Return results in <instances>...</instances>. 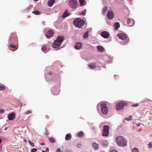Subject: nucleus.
Masks as SVG:
<instances>
[{
  "mask_svg": "<svg viewBox=\"0 0 152 152\" xmlns=\"http://www.w3.org/2000/svg\"><path fill=\"white\" fill-rule=\"evenodd\" d=\"M64 37L62 36L58 37L56 40H55L53 42V47L54 48H57L59 47L62 42L64 41Z\"/></svg>",
  "mask_w": 152,
  "mask_h": 152,
  "instance_id": "1",
  "label": "nucleus"
},
{
  "mask_svg": "<svg viewBox=\"0 0 152 152\" xmlns=\"http://www.w3.org/2000/svg\"><path fill=\"white\" fill-rule=\"evenodd\" d=\"M116 142L119 146H125L126 145V142L123 137H118L116 139Z\"/></svg>",
  "mask_w": 152,
  "mask_h": 152,
  "instance_id": "2",
  "label": "nucleus"
},
{
  "mask_svg": "<svg viewBox=\"0 0 152 152\" xmlns=\"http://www.w3.org/2000/svg\"><path fill=\"white\" fill-rule=\"evenodd\" d=\"M117 37L119 39L123 40L121 42V44L123 45H125L129 41L128 38L125 34L122 33H119L118 34Z\"/></svg>",
  "mask_w": 152,
  "mask_h": 152,
  "instance_id": "3",
  "label": "nucleus"
},
{
  "mask_svg": "<svg viewBox=\"0 0 152 152\" xmlns=\"http://www.w3.org/2000/svg\"><path fill=\"white\" fill-rule=\"evenodd\" d=\"M74 24L79 28H81L84 24V21L80 18L76 19L73 22Z\"/></svg>",
  "mask_w": 152,
  "mask_h": 152,
  "instance_id": "4",
  "label": "nucleus"
},
{
  "mask_svg": "<svg viewBox=\"0 0 152 152\" xmlns=\"http://www.w3.org/2000/svg\"><path fill=\"white\" fill-rule=\"evenodd\" d=\"M78 4L77 1L76 0H70L69 3V6L72 8H76Z\"/></svg>",
  "mask_w": 152,
  "mask_h": 152,
  "instance_id": "5",
  "label": "nucleus"
},
{
  "mask_svg": "<svg viewBox=\"0 0 152 152\" xmlns=\"http://www.w3.org/2000/svg\"><path fill=\"white\" fill-rule=\"evenodd\" d=\"M18 42L16 35L15 33H12L10 37L9 42L16 43Z\"/></svg>",
  "mask_w": 152,
  "mask_h": 152,
  "instance_id": "6",
  "label": "nucleus"
},
{
  "mask_svg": "<svg viewBox=\"0 0 152 152\" xmlns=\"http://www.w3.org/2000/svg\"><path fill=\"white\" fill-rule=\"evenodd\" d=\"M101 107V111L104 114H106L108 111V109L106 104L104 103H102L100 105Z\"/></svg>",
  "mask_w": 152,
  "mask_h": 152,
  "instance_id": "7",
  "label": "nucleus"
},
{
  "mask_svg": "<svg viewBox=\"0 0 152 152\" xmlns=\"http://www.w3.org/2000/svg\"><path fill=\"white\" fill-rule=\"evenodd\" d=\"M103 130L102 135L103 136L107 137L109 134V127L108 126H104Z\"/></svg>",
  "mask_w": 152,
  "mask_h": 152,
  "instance_id": "8",
  "label": "nucleus"
},
{
  "mask_svg": "<svg viewBox=\"0 0 152 152\" xmlns=\"http://www.w3.org/2000/svg\"><path fill=\"white\" fill-rule=\"evenodd\" d=\"M50 48L48 44L44 45L42 47V50L45 53H46L49 50Z\"/></svg>",
  "mask_w": 152,
  "mask_h": 152,
  "instance_id": "9",
  "label": "nucleus"
},
{
  "mask_svg": "<svg viewBox=\"0 0 152 152\" xmlns=\"http://www.w3.org/2000/svg\"><path fill=\"white\" fill-rule=\"evenodd\" d=\"M107 17L109 19H113L114 17V13L112 10H109L107 12Z\"/></svg>",
  "mask_w": 152,
  "mask_h": 152,
  "instance_id": "10",
  "label": "nucleus"
},
{
  "mask_svg": "<svg viewBox=\"0 0 152 152\" xmlns=\"http://www.w3.org/2000/svg\"><path fill=\"white\" fill-rule=\"evenodd\" d=\"M14 43H15L14 42H10V46L9 47V49L11 50L12 51L15 50L18 48L17 46L14 45Z\"/></svg>",
  "mask_w": 152,
  "mask_h": 152,
  "instance_id": "11",
  "label": "nucleus"
},
{
  "mask_svg": "<svg viewBox=\"0 0 152 152\" xmlns=\"http://www.w3.org/2000/svg\"><path fill=\"white\" fill-rule=\"evenodd\" d=\"M7 118L9 120H12L15 118V113L14 112L9 113L7 115Z\"/></svg>",
  "mask_w": 152,
  "mask_h": 152,
  "instance_id": "12",
  "label": "nucleus"
},
{
  "mask_svg": "<svg viewBox=\"0 0 152 152\" xmlns=\"http://www.w3.org/2000/svg\"><path fill=\"white\" fill-rule=\"evenodd\" d=\"M101 35L103 37L105 38H107L110 35L109 33L105 31L102 32Z\"/></svg>",
  "mask_w": 152,
  "mask_h": 152,
  "instance_id": "13",
  "label": "nucleus"
},
{
  "mask_svg": "<svg viewBox=\"0 0 152 152\" xmlns=\"http://www.w3.org/2000/svg\"><path fill=\"white\" fill-rule=\"evenodd\" d=\"M124 104L122 102L116 104V109L119 110L123 108L124 107Z\"/></svg>",
  "mask_w": 152,
  "mask_h": 152,
  "instance_id": "14",
  "label": "nucleus"
},
{
  "mask_svg": "<svg viewBox=\"0 0 152 152\" xmlns=\"http://www.w3.org/2000/svg\"><path fill=\"white\" fill-rule=\"evenodd\" d=\"M53 34V32L51 30H49L48 31L46 34V37L49 38L51 37Z\"/></svg>",
  "mask_w": 152,
  "mask_h": 152,
  "instance_id": "15",
  "label": "nucleus"
},
{
  "mask_svg": "<svg viewBox=\"0 0 152 152\" xmlns=\"http://www.w3.org/2000/svg\"><path fill=\"white\" fill-rule=\"evenodd\" d=\"M92 146L95 150H97L99 148V145L96 142H94L92 144Z\"/></svg>",
  "mask_w": 152,
  "mask_h": 152,
  "instance_id": "16",
  "label": "nucleus"
},
{
  "mask_svg": "<svg viewBox=\"0 0 152 152\" xmlns=\"http://www.w3.org/2000/svg\"><path fill=\"white\" fill-rule=\"evenodd\" d=\"M82 44L80 42L77 43L75 45V48L77 49H79L82 46Z\"/></svg>",
  "mask_w": 152,
  "mask_h": 152,
  "instance_id": "17",
  "label": "nucleus"
},
{
  "mask_svg": "<svg viewBox=\"0 0 152 152\" xmlns=\"http://www.w3.org/2000/svg\"><path fill=\"white\" fill-rule=\"evenodd\" d=\"M55 0H50L48 2V5L49 7H51L54 3Z\"/></svg>",
  "mask_w": 152,
  "mask_h": 152,
  "instance_id": "18",
  "label": "nucleus"
},
{
  "mask_svg": "<svg viewBox=\"0 0 152 152\" xmlns=\"http://www.w3.org/2000/svg\"><path fill=\"white\" fill-rule=\"evenodd\" d=\"M96 64H88V66L92 69H94L96 67Z\"/></svg>",
  "mask_w": 152,
  "mask_h": 152,
  "instance_id": "19",
  "label": "nucleus"
},
{
  "mask_svg": "<svg viewBox=\"0 0 152 152\" xmlns=\"http://www.w3.org/2000/svg\"><path fill=\"white\" fill-rule=\"evenodd\" d=\"M114 26L116 30L117 29L120 27V24L118 22H116L115 23Z\"/></svg>",
  "mask_w": 152,
  "mask_h": 152,
  "instance_id": "20",
  "label": "nucleus"
},
{
  "mask_svg": "<svg viewBox=\"0 0 152 152\" xmlns=\"http://www.w3.org/2000/svg\"><path fill=\"white\" fill-rule=\"evenodd\" d=\"M69 15V12L67 11V10H66L65 12H64L63 15V18H65L67 16H68V15Z\"/></svg>",
  "mask_w": 152,
  "mask_h": 152,
  "instance_id": "21",
  "label": "nucleus"
},
{
  "mask_svg": "<svg viewBox=\"0 0 152 152\" xmlns=\"http://www.w3.org/2000/svg\"><path fill=\"white\" fill-rule=\"evenodd\" d=\"M71 135L69 134H67L66 136L65 140H68L71 139Z\"/></svg>",
  "mask_w": 152,
  "mask_h": 152,
  "instance_id": "22",
  "label": "nucleus"
},
{
  "mask_svg": "<svg viewBox=\"0 0 152 152\" xmlns=\"http://www.w3.org/2000/svg\"><path fill=\"white\" fill-rule=\"evenodd\" d=\"M84 135L83 132H80L77 134V136L80 138L82 137Z\"/></svg>",
  "mask_w": 152,
  "mask_h": 152,
  "instance_id": "23",
  "label": "nucleus"
},
{
  "mask_svg": "<svg viewBox=\"0 0 152 152\" xmlns=\"http://www.w3.org/2000/svg\"><path fill=\"white\" fill-rule=\"evenodd\" d=\"M97 49L100 52H102L104 50V48L102 46H98L97 47Z\"/></svg>",
  "mask_w": 152,
  "mask_h": 152,
  "instance_id": "24",
  "label": "nucleus"
},
{
  "mask_svg": "<svg viewBox=\"0 0 152 152\" xmlns=\"http://www.w3.org/2000/svg\"><path fill=\"white\" fill-rule=\"evenodd\" d=\"M107 7H104L103 10V14L104 15H105V12L107 11Z\"/></svg>",
  "mask_w": 152,
  "mask_h": 152,
  "instance_id": "25",
  "label": "nucleus"
},
{
  "mask_svg": "<svg viewBox=\"0 0 152 152\" xmlns=\"http://www.w3.org/2000/svg\"><path fill=\"white\" fill-rule=\"evenodd\" d=\"M88 31H87L83 35V37L85 38H86L88 37Z\"/></svg>",
  "mask_w": 152,
  "mask_h": 152,
  "instance_id": "26",
  "label": "nucleus"
},
{
  "mask_svg": "<svg viewBox=\"0 0 152 152\" xmlns=\"http://www.w3.org/2000/svg\"><path fill=\"white\" fill-rule=\"evenodd\" d=\"M85 1V0H79V2L80 5L82 6L83 5Z\"/></svg>",
  "mask_w": 152,
  "mask_h": 152,
  "instance_id": "27",
  "label": "nucleus"
},
{
  "mask_svg": "<svg viewBox=\"0 0 152 152\" xmlns=\"http://www.w3.org/2000/svg\"><path fill=\"white\" fill-rule=\"evenodd\" d=\"M132 151L133 152H139L138 149L136 148L133 149L132 150Z\"/></svg>",
  "mask_w": 152,
  "mask_h": 152,
  "instance_id": "28",
  "label": "nucleus"
},
{
  "mask_svg": "<svg viewBox=\"0 0 152 152\" xmlns=\"http://www.w3.org/2000/svg\"><path fill=\"white\" fill-rule=\"evenodd\" d=\"M49 140L50 142L54 143L55 142V140L54 139L52 138H49Z\"/></svg>",
  "mask_w": 152,
  "mask_h": 152,
  "instance_id": "29",
  "label": "nucleus"
},
{
  "mask_svg": "<svg viewBox=\"0 0 152 152\" xmlns=\"http://www.w3.org/2000/svg\"><path fill=\"white\" fill-rule=\"evenodd\" d=\"M32 13H34L36 15H38L40 14V12L38 10H36L34 11Z\"/></svg>",
  "mask_w": 152,
  "mask_h": 152,
  "instance_id": "30",
  "label": "nucleus"
},
{
  "mask_svg": "<svg viewBox=\"0 0 152 152\" xmlns=\"http://www.w3.org/2000/svg\"><path fill=\"white\" fill-rule=\"evenodd\" d=\"M132 116H130L128 118H125V120L129 121L132 120Z\"/></svg>",
  "mask_w": 152,
  "mask_h": 152,
  "instance_id": "31",
  "label": "nucleus"
},
{
  "mask_svg": "<svg viewBox=\"0 0 152 152\" xmlns=\"http://www.w3.org/2000/svg\"><path fill=\"white\" fill-rule=\"evenodd\" d=\"M5 89V87L1 86L0 85V91H3Z\"/></svg>",
  "mask_w": 152,
  "mask_h": 152,
  "instance_id": "32",
  "label": "nucleus"
},
{
  "mask_svg": "<svg viewBox=\"0 0 152 152\" xmlns=\"http://www.w3.org/2000/svg\"><path fill=\"white\" fill-rule=\"evenodd\" d=\"M32 113V112L31 110H28L25 113L26 114H29Z\"/></svg>",
  "mask_w": 152,
  "mask_h": 152,
  "instance_id": "33",
  "label": "nucleus"
},
{
  "mask_svg": "<svg viewBox=\"0 0 152 152\" xmlns=\"http://www.w3.org/2000/svg\"><path fill=\"white\" fill-rule=\"evenodd\" d=\"M28 142L29 144L31 145L32 147H34V144L32 142H31L30 140H29Z\"/></svg>",
  "mask_w": 152,
  "mask_h": 152,
  "instance_id": "34",
  "label": "nucleus"
},
{
  "mask_svg": "<svg viewBox=\"0 0 152 152\" xmlns=\"http://www.w3.org/2000/svg\"><path fill=\"white\" fill-rule=\"evenodd\" d=\"M148 146L149 148H151L152 147V142H150L148 145Z\"/></svg>",
  "mask_w": 152,
  "mask_h": 152,
  "instance_id": "35",
  "label": "nucleus"
},
{
  "mask_svg": "<svg viewBox=\"0 0 152 152\" xmlns=\"http://www.w3.org/2000/svg\"><path fill=\"white\" fill-rule=\"evenodd\" d=\"M139 106V104L137 103L134 104L132 105V106L133 107H136Z\"/></svg>",
  "mask_w": 152,
  "mask_h": 152,
  "instance_id": "36",
  "label": "nucleus"
},
{
  "mask_svg": "<svg viewBox=\"0 0 152 152\" xmlns=\"http://www.w3.org/2000/svg\"><path fill=\"white\" fill-rule=\"evenodd\" d=\"M131 21L129 19H128L127 20V23L128 24H129L131 23Z\"/></svg>",
  "mask_w": 152,
  "mask_h": 152,
  "instance_id": "37",
  "label": "nucleus"
},
{
  "mask_svg": "<svg viewBox=\"0 0 152 152\" xmlns=\"http://www.w3.org/2000/svg\"><path fill=\"white\" fill-rule=\"evenodd\" d=\"M37 151V149L36 148H33L31 150V152H36Z\"/></svg>",
  "mask_w": 152,
  "mask_h": 152,
  "instance_id": "38",
  "label": "nucleus"
},
{
  "mask_svg": "<svg viewBox=\"0 0 152 152\" xmlns=\"http://www.w3.org/2000/svg\"><path fill=\"white\" fill-rule=\"evenodd\" d=\"M4 113V110L3 109H1L0 110V113L1 114H3Z\"/></svg>",
  "mask_w": 152,
  "mask_h": 152,
  "instance_id": "39",
  "label": "nucleus"
},
{
  "mask_svg": "<svg viewBox=\"0 0 152 152\" xmlns=\"http://www.w3.org/2000/svg\"><path fill=\"white\" fill-rule=\"evenodd\" d=\"M57 152H61V149L60 148H58L57 150Z\"/></svg>",
  "mask_w": 152,
  "mask_h": 152,
  "instance_id": "40",
  "label": "nucleus"
},
{
  "mask_svg": "<svg viewBox=\"0 0 152 152\" xmlns=\"http://www.w3.org/2000/svg\"><path fill=\"white\" fill-rule=\"evenodd\" d=\"M110 152H118L116 150H113L111 151Z\"/></svg>",
  "mask_w": 152,
  "mask_h": 152,
  "instance_id": "41",
  "label": "nucleus"
},
{
  "mask_svg": "<svg viewBox=\"0 0 152 152\" xmlns=\"http://www.w3.org/2000/svg\"><path fill=\"white\" fill-rule=\"evenodd\" d=\"M45 117H46V118H47V119H48L49 118V116L47 115H45Z\"/></svg>",
  "mask_w": 152,
  "mask_h": 152,
  "instance_id": "42",
  "label": "nucleus"
},
{
  "mask_svg": "<svg viewBox=\"0 0 152 152\" xmlns=\"http://www.w3.org/2000/svg\"><path fill=\"white\" fill-rule=\"evenodd\" d=\"M48 151V152L49 151V149L48 148H47L46 149V151Z\"/></svg>",
  "mask_w": 152,
  "mask_h": 152,
  "instance_id": "43",
  "label": "nucleus"
},
{
  "mask_svg": "<svg viewBox=\"0 0 152 152\" xmlns=\"http://www.w3.org/2000/svg\"><path fill=\"white\" fill-rule=\"evenodd\" d=\"M49 74L50 75H52V72H49Z\"/></svg>",
  "mask_w": 152,
  "mask_h": 152,
  "instance_id": "44",
  "label": "nucleus"
},
{
  "mask_svg": "<svg viewBox=\"0 0 152 152\" xmlns=\"http://www.w3.org/2000/svg\"><path fill=\"white\" fill-rule=\"evenodd\" d=\"M142 130V129L141 128H140L139 129V132H141V131Z\"/></svg>",
  "mask_w": 152,
  "mask_h": 152,
  "instance_id": "45",
  "label": "nucleus"
},
{
  "mask_svg": "<svg viewBox=\"0 0 152 152\" xmlns=\"http://www.w3.org/2000/svg\"><path fill=\"white\" fill-rule=\"evenodd\" d=\"M41 144L42 145H45L44 143H41Z\"/></svg>",
  "mask_w": 152,
  "mask_h": 152,
  "instance_id": "46",
  "label": "nucleus"
},
{
  "mask_svg": "<svg viewBox=\"0 0 152 152\" xmlns=\"http://www.w3.org/2000/svg\"><path fill=\"white\" fill-rule=\"evenodd\" d=\"M24 141L25 142H27V141L26 140H24Z\"/></svg>",
  "mask_w": 152,
  "mask_h": 152,
  "instance_id": "47",
  "label": "nucleus"
},
{
  "mask_svg": "<svg viewBox=\"0 0 152 152\" xmlns=\"http://www.w3.org/2000/svg\"><path fill=\"white\" fill-rule=\"evenodd\" d=\"M80 145H78V144H77V147H79V146H80Z\"/></svg>",
  "mask_w": 152,
  "mask_h": 152,
  "instance_id": "48",
  "label": "nucleus"
},
{
  "mask_svg": "<svg viewBox=\"0 0 152 152\" xmlns=\"http://www.w3.org/2000/svg\"><path fill=\"white\" fill-rule=\"evenodd\" d=\"M1 139L0 138V143L1 142Z\"/></svg>",
  "mask_w": 152,
  "mask_h": 152,
  "instance_id": "49",
  "label": "nucleus"
},
{
  "mask_svg": "<svg viewBox=\"0 0 152 152\" xmlns=\"http://www.w3.org/2000/svg\"><path fill=\"white\" fill-rule=\"evenodd\" d=\"M65 152H71L69 151H66Z\"/></svg>",
  "mask_w": 152,
  "mask_h": 152,
  "instance_id": "50",
  "label": "nucleus"
},
{
  "mask_svg": "<svg viewBox=\"0 0 152 152\" xmlns=\"http://www.w3.org/2000/svg\"><path fill=\"white\" fill-rule=\"evenodd\" d=\"M42 152H46V151H42Z\"/></svg>",
  "mask_w": 152,
  "mask_h": 152,
  "instance_id": "51",
  "label": "nucleus"
},
{
  "mask_svg": "<svg viewBox=\"0 0 152 152\" xmlns=\"http://www.w3.org/2000/svg\"><path fill=\"white\" fill-rule=\"evenodd\" d=\"M84 13V12L83 13H81V15H84V14H83V13Z\"/></svg>",
  "mask_w": 152,
  "mask_h": 152,
  "instance_id": "52",
  "label": "nucleus"
},
{
  "mask_svg": "<svg viewBox=\"0 0 152 152\" xmlns=\"http://www.w3.org/2000/svg\"><path fill=\"white\" fill-rule=\"evenodd\" d=\"M38 0H34L35 1H37Z\"/></svg>",
  "mask_w": 152,
  "mask_h": 152,
  "instance_id": "53",
  "label": "nucleus"
},
{
  "mask_svg": "<svg viewBox=\"0 0 152 152\" xmlns=\"http://www.w3.org/2000/svg\"><path fill=\"white\" fill-rule=\"evenodd\" d=\"M130 0L131 1L132 0Z\"/></svg>",
  "mask_w": 152,
  "mask_h": 152,
  "instance_id": "54",
  "label": "nucleus"
}]
</instances>
